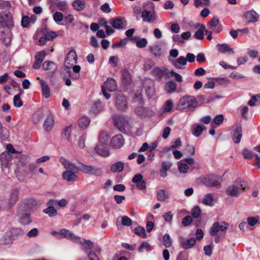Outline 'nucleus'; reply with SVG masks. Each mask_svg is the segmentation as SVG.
I'll return each instance as SVG.
<instances>
[{
    "label": "nucleus",
    "mask_w": 260,
    "mask_h": 260,
    "mask_svg": "<svg viewBox=\"0 0 260 260\" xmlns=\"http://www.w3.org/2000/svg\"><path fill=\"white\" fill-rule=\"evenodd\" d=\"M14 240L24 235V231L20 228H13L9 230Z\"/></svg>",
    "instance_id": "obj_44"
},
{
    "label": "nucleus",
    "mask_w": 260,
    "mask_h": 260,
    "mask_svg": "<svg viewBox=\"0 0 260 260\" xmlns=\"http://www.w3.org/2000/svg\"><path fill=\"white\" fill-rule=\"evenodd\" d=\"M197 105L196 98L193 96L186 95L181 98L179 102L178 108L180 109L193 110Z\"/></svg>",
    "instance_id": "obj_3"
},
{
    "label": "nucleus",
    "mask_w": 260,
    "mask_h": 260,
    "mask_svg": "<svg viewBox=\"0 0 260 260\" xmlns=\"http://www.w3.org/2000/svg\"><path fill=\"white\" fill-rule=\"evenodd\" d=\"M177 88V84L172 81L166 83L165 86V91L168 93H172L175 92Z\"/></svg>",
    "instance_id": "obj_37"
},
{
    "label": "nucleus",
    "mask_w": 260,
    "mask_h": 260,
    "mask_svg": "<svg viewBox=\"0 0 260 260\" xmlns=\"http://www.w3.org/2000/svg\"><path fill=\"white\" fill-rule=\"evenodd\" d=\"M7 152L2 153L0 155V160L2 166H5V167H8V161L11 159V155L10 154H16L19 153V152L17 151L12 145L9 144L6 146Z\"/></svg>",
    "instance_id": "obj_5"
},
{
    "label": "nucleus",
    "mask_w": 260,
    "mask_h": 260,
    "mask_svg": "<svg viewBox=\"0 0 260 260\" xmlns=\"http://www.w3.org/2000/svg\"><path fill=\"white\" fill-rule=\"evenodd\" d=\"M13 104L16 107L19 108L22 106V101L20 99V94L15 95L13 98Z\"/></svg>",
    "instance_id": "obj_59"
},
{
    "label": "nucleus",
    "mask_w": 260,
    "mask_h": 260,
    "mask_svg": "<svg viewBox=\"0 0 260 260\" xmlns=\"http://www.w3.org/2000/svg\"><path fill=\"white\" fill-rule=\"evenodd\" d=\"M115 105L119 110H124L127 108L126 98L120 92H117L115 94Z\"/></svg>",
    "instance_id": "obj_11"
},
{
    "label": "nucleus",
    "mask_w": 260,
    "mask_h": 260,
    "mask_svg": "<svg viewBox=\"0 0 260 260\" xmlns=\"http://www.w3.org/2000/svg\"><path fill=\"white\" fill-rule=\"evenodd\" d=\"M22 207H20L19 209V222L20 223L23 225H27L32 222V220L30 217V215L28 213H25L20 214V211H22Z\"/></svg>",
    "instance_id": "obj_30"
},
{
    "label": "nucleus",
    "mask_w": 260,
    "mask_h": 260,
    "mask_svg": "<svg viewBox=\"0 0 260 260\" xmlns=\"http://www.w3.org/2000/svg\"><path fill=\"white\" fill-rule=\"evenodd\" d=\"M43 69L47 72V76H52L57 71V66L55 63L52 61H45L42 66Z\"/></svg>",
    "instance_id": "obj_14"
},
{
    "label": "nucleus",
    "mask_w": 260,
    "mask_h": 260,
    "mask_svg": "<svg viewBox=\"0 0 260 260\" xmlns=\"http://www.w3.org/2000/svg\"><path fill=\"white\" fill-rule=\"evenodd\" d=\"M222 181L221 177L214 175H210L205 177L203 180V183L207 186L213 187L220 184Z\"/></svg>",
    "instance_id": "obj_9"
},
{
    "label": "nucleus",
    "mask_w": 260,
    "mask_h": 260,
    "mask_svg": "<svg viewBox=\"0 0 260 260\" xmlns=\"http://www.w3.org/2000/svg\"><path fill=\"white\" fill-rule=\"evenodd\" d=\"M154 67V62L152 60L147 59L144 61L143 70L145 71H148L150 70H151L152 71Z\"/></svg>",
    "instance_id": "obj_45"
},
{
    "label": "nucleus",
    "mask_w": 260,
    "mask_h": 260,
    "mask_svg": "<svg viewBox=\"0 0 260 260\" xmlns=\"http://www.w3.org/2000/svg\"><path fill=\"white\" fill-rule=\"evenodd\" d=\"M214 201V198L211 193L206 194L202 199V203L209 206H213V202Z\"/></svg>",
    "instance_id": "obj_41"
},
{
    "label": "nucleus",
    "mask_w": 260,
    "mask_h": 260,
    "mask_svg": "<svg viewBox=\"0 0 260 260\" xmlns=\"http://www.w3.org/2000/svg\"><path fill=\"white\" fill-rule=\"evenodd\" d=\"M122 79L125 83L128 84L131 80L130 73L127 70H124L122 72Z\"/></svg>",
    "instance_id": "obj_61"
},
{
    "label": "nucleus",
    "mask_w": 260,
    "mask_h": 260,
    "mask_svg": "<svg viewBox=\"0 0 260 260\" xmlns=\"http://www.w3.org/2000/svg\"><path fill=\"white\" fill-rule=\"evenodd\" d=\"M223 120L224 116L222 114H218L214 117L213 122L217 125H219L223 122Z\"/></svg>",
    "instance_id": "obj_63"
},
{
    "label": "nucleus",
    "mask_w": 260,
    "mask_h": 260,
    "mask_svg": "<svg viewBox=\"0 0 260 260\" xmlns=\"http://www.w3.org/2000/svg\"><path fill=\"white\" fill-rule=\"evenodd\" d=\"M194 5L196 8L209 6L210 5V0H193Z\"/></svg>",
    "instance_id": "obj_51"
},
{
    "label": "nucleus",
    "mask_w": 260,
    "mask_h": 260,
    "mask_svg": "<svg viewBox=\"0 0 260 260\" xmlns=\"http://www.w3.org/2000/svg\"><path fill=\"white\" fill-rule=\"evenodd\" d=\"M53 19L57 23L61 22L63 19V14L60 12H56L53 15Z\"/></svg>",
    "instance_id": "obj_60"
},
{
    "label": "nucleus",
    "mask_w": 260,
    "mask_h": 260,
    "mask_svg": "<svg viewBox=\"0 0 260 260\" xmlns=\"http://www.w3.org/2000/svg\"><path fill=\"white\" fill-rule=\"evenodd\" d=\"M145 87L146 94L149 98H151L155 93L153 81L150 79L146 80L145 82Z\"/></svg>",
    "instance_id": "obj_22"
},
{
    "label": "nucleus",
    "mask_w": 260,
    "mask_h": 260,
    "mask_svg": "<svg viewBox=\"0 0 260 260\" xmlns=\"http://www.w3.org/2000/svg\"><path fill=\"white\" fill-rule=\"evenodd\" d=\"M132 223V219L127 216H123L121 217V224L124 226H129Z\"/></svg>",
    "instance_id": "obj_64"
},
{
    "label": "nucleus",
    "mask_w": 260,
    "mask_h": 260,
    "mask_svg": "<svg viewBox=\"0 0 260 260\" xmlns=\"http://www.w3.org/2000/svg\"><path fill=\"white\" fill-rule=\"evenodd\" d=\"M55 5L57 9L61 11L67 10L69 6L68 3L66 1H59L55 3Z\"/></svg>",
    "instance_id": "obj_43"
},
{
    "label": "nucleus",
    "mask_w": 260,
    "mask_h": 260,
    "mask_svg": "<svg viewBox=\"0 0 260 260\" xmlns=\"http://www.w3.org/2000/svg\"><path fill=\"white\" fill-rule=\"evenodd\" d=\"M19 190L17 188L12 189L10 192L8 198V205L11 207L18 201Z\"/></svg>",
    "instance_id": "obj_27"
},
{
    "label": "nucleus",
    "mask_w": 260,
    "mask_h": 260,
    "mask_svg": "<svg viewBox=\"0 0 260 260\" xmlns=\"http://www.w3.org/2000/svg\"><path fill=\"white\" fill-rule=\"evenodd\" d=\"M196 28H199L200 29L196 31L194 37L198 40H203L204 38V32L205 29V26L204 25L198 23L196 25Z\"/></svg>",
    "instance_id": "obj_32"
},
{
    "label": "nucleus",
    "mask_w": 260,
    "mask_h": 260,
    "mask_svg": "<svg viewBox=\"0 0 260 260\" xmlns=\"http://www.w3.org/2000/svg\"><path fill=\"white\" fill-rule=\"evenodd\" d=\"M9 136L8 129L5 127L0 121V139L5 140Z\"/></svg>",
    "instance_id": "obj_49"
},
{
    "label": "nucleus",
    "mask_w": 260,
    "mask_h": 260,
    "mask_svg": "<svg viewBox=\"0 0 260 260\" xmlns=\"http://www.w3.org/2000/svg\"><path fill=\"white\" fill-rule=\"evenodd\" d=\"M134 232L136 234L142 238H145L146 234L144 228L142 226H138L135 229Z\"/></svg>",
    "instance_id": "obj_54"
},
{
    "label": "nucleus",
    "mask_w": 260,
    "mask_h": 260,
    "mask_svg": "<svg viewBox=\"0 0 260 260\" xmlns=\"http://www.w3.org/2000/svg\"><path fill=\"white\" fill-rule=\"evenodd\" d=\"M172 166V164L170 161H164L162 162L161 167L160 170V175L162 177L167 176V171Z\"/></svg>",
    "instance_id": "obj_31"
},
{
    "label": "nucleus",
    "mask_w": 260,
    "mask_h": 260,
    "mask_svg": "<svg viewBox=\"0 0 260 260\" xmlns=\"http://www.w3.org/2000/svg\"><path fill=\"white\" fill-rule=\"evenodd\" d=\"M110 24L112 27L116 29H121L123 26V19L121 18H117L112 20Z\"/></svg>",
    "instance_id": "obj_39"
},
{
    "label": "nucleus",
    "mask_w": 260,
    "mask_h": 260,
    "mask_svg": "<svg viewBox=\"0 0 260 260\" xmlns=\"http://www.w3.org/2000/svg\"><path fill=\"white\" fill-rule=\"evenodd\" d=\"M217 47L218 50L222 53H228L229 54H235V51L233 49L227 44H218L217 45Z\"/></svg>",
    "instance_id": "obj_29"
},
{
    "label": "nucleus",
    "mask_w": 260,
    "mask_h": 260,
    "mask_svg": "<svg viewBox=\"0 0 260 260\" xmlns=\"http://www.w3.org/2000/svg\"><path fill=\"white\" fill-rule=\"evenodd\" d=\"M59 234L62 238H66L74 242H77L79 240V237L76 236L73 233L66 229H61Z\"/></svg>",
    "instance_id": "obj_18"
},
{
    "label": "nucleus",
    "mask_w": 260,
    "mask_h": 260,
    "mask_svg": "<svg viewBox=\"0 0 260 260\" xmlns=\"http://www.w3.org/2000/svg\"><path fill=\"white\" fill-rule=\"evenodd\" d=\"M54 120L52 116H48L44 124V128L46 131H50L52 129L54 125Z\"/></svg>",
    "instance_id": "obj_36"
},
{
    "label": "nucleus",
    "mask_w": 260,
    "mask_h": 260,
    "mask_svg": "<svg viewBox=\"0 0 260 260\" xmlns=\"http://www.w3.org/2000/svg\"><path fill=\"white\" fill-rule=\"evenodd\" d=\"M196 243V239L191 238L186 240H182L181 242V246L185 249L191 248Z\"/></svg>",
    "instance_id": "obj_34"
},
{
    "label": "nucleus",
    "mask_w": 260,
    "mask_h": 260,
    "mask_svg": "<svg viewBox=\"0 0 260 260\" xmlns=\"http://www.w3.org/2000/svg\"><path fill=\"white\" fill-rule=\"evenodd\" d=\"M90 122V119L88 117L82 116L78 120V125L81 128H86Z\"/></svg>",
    "instance_id": "obj_46"
},
{
    "label": "nucleus",
    "mask_w": 260,
    "mask_h": 260,
    "mask_svg": "<svg viewBox=\"0 0 260 260\" xmlns=\"http://www.w3.org/2000/svg\"><path fill=\"white\" fill-rule=\"evenodd\" d=\"M147 109L142 107H137L135 110L136 114L140 117H145L147 115Z\"/></svg>",
    "instance_id": "obj_57"
},
{
    "label": "nucleus",
    "mask_w": 260,
    "mask_h": 260,
    "mask_svg": "<svg viewBox=\"0 0 260 260\" xmlns=\"http://www.w3.org/2000/svg\"><path fill=\"white\" fill-rule=\"evenodd\" d=\"M148 44V41L145 38H142L136 42L137 47L142 48L145 47Z\"/></svg>",
    "instance_id": "obj_62"
},
{
    "label": "nucleus",
    "mask_w": 260,
    "mask_h": 260,
    "mask_svg": "<svg viewBox=\"0 0 260 260\" xmlns=\"http://www.w3.org/2000/svg\"><path fill=\"white\" fill-rule=\"evenodd\" d=\"M229 224L225 221H222L220 223L214 222L210 230V234L213 236H216L218 232H224L228 229Z\"/></svg>",
    "instance_id": "obj_7"
},
{
    "label": "nucleus",
    "mask_w": 260,
    "mask_h": 260,
    "mask_svg": "<svg viewBox=\"0 0 260 260\" xmlns=\"http://www.w3.org/2000/svg\"><path fill=\"white\" fill-rule=\"evenodd\" d=\"M246 187L245 181L240 179H237L233 184L227 188L226 193L228 196L237 198L244 191Z\"/></svg>",
    "instance_id": "obj_1"
},
{
    "label": "nucleus",
    "mask_w": 260,
    "mask_h": 260,
    "mask_svg": "<svg viewBox=\"0 0 260 260\" xmlns=\"http://www.w3.org/2000/svg\"><path fill=\"white\" fill-rule=\"evenodd\" d=\"M60 162L66 170H71L75 172L79 171V167H78L75 164L73 163L64 157H61L60 158Z\"/></svg>",
    "instance_id": "obj_15"
},
{
    "label": "nucleus",
    "mask_w": 260,
    "mask_h": 260,
    "mask_svg": "<svg viewBox=\"0 0 260 260\" xmlns=\"http://www.w3.org/2000/svg\"><path fill=\"white\" fill-rule=\"evenodd\" d=\"M73 7L77 11H81L85 7V3L81 0H75L73 3Z\"/></svg>",
    "instance_id": "obj_38"
},
{
    "label": "nucleus",
    "mask_w": 260,
    "mask_h": 260,
    "mask_svg": "<svg viewBox=\"0 0 260 260\" xmlns=\"http://www.w3.org/2000/svg\"><path fill=\"white\" fill-rule=\"evenodd\" d=\"M173 243V240L170 236L168 234H166L164 236L163 243L166 247H170L171 246Z\"/></svg>",
    "instance_id": "obj_52"
},
{
    "label": "nucleus",
    "mask_w": 260,
    "mask_h": 260,
    "mask_svg": "<svg viewBox=\"0 0 260 260\" xmlns=\"http://www.w3.org/2000/svg\"><path fill=\"white\" fill-rule=\"evenodd\" d=\"M242 127L240 123H235L232 128L231 132V136L234 142L238 144L240 142L241 138L242 137Z\"/></svg>",
    "instance_id": "obj_10"
},
{
    "label": "nucleus",
    "mask_w": 260,
    "mask_h": 260,
    "mask_svg": "<svg viewBox=\"0 0 260 260\" xmlns=\"http://www.w3.org/2000/svg\"><path fill=\"white\" fill-rule=\"evenodd\" d=\"M244 17L249 22H255L258 20L259 15L255 11L251 10L246 12Z\"/></svg>",
    "instance_id": "obj_23"
},
{
    "label": "nucleus",
    "mask_w": 260,
    "mask_h": 260,
    "mask_svg": "<svg viewBox=\"0 0 260 260\" xmlns=\"http://www.w3.org/2000/svg\"><path fill=\"white\" fill-rule=\"evenodd\" d=\"M142 17L144 22L151 23L153 22L156 19L155 14L147 10H143L142 12Z\"/></svg>",
    "instance_id": "obj_28"
},
{
    "label": "nucleus",
    "mask_w": 260,
    "mask_h": 260,
    "mask_svg": "<svg viewBox=\"0 0 260 260\" xmlns=\"http://www.w3.org/2000/svg\"><path fill=\"white\" fill-rule=\"evenodd\" d=\"M206 127L205 126L197 125L192 128V134L195 137H199L202 134L204 130H205Z\"/></svg>",
    "instance_id": "obj_50"
},
{
    "label": "nucleus",
    "mask_w": 260,
    "mask_h": 260,
    "mask_svg": "<svg viewBox=\"0 0 260 260\" xmlns=\"http://www.w3.org/2000/svg\"><path fill=\"white\" fill-rule=\"evenodd\" d=\"M152 72L153 75L158 80H161L162 78H170V71L166 67H154Z\"/></svg>",
    "instance_id": "obj_8"
},
{
    "label": "nucleus",
    "mask_w": 260,
    "mask_h": 260,
    "mask_svg": "<svg viewBox=\"0 0 260 260\" xmlns=\"http://www.w3.org/2000/svg\"><path fill=\"white\" fill-rule=\"evenodd\" d=\"M78 164L80 166V167H79V171H81L84 174H89L91 166H87L81 162H79Z\"/></svg>",
    "instance_id": "obj_58"
},
{
    "label": "nucleus",
    "mask_w": 260,
    "mask_h": 260,
    "mask_svg": "<svg viewBox=\"0 0 260 260\" xmlns=\"http://www.w3.org/2000/svg\"><path fill=\"white\" fill-rule=\"evenodd\" d=\"M77 55L75 50H71L67 55L66 57L64 66L66 68V72L71 74V68L77 63ZM70 77L73 79H78L80 77L79 74L75 76L70 75Z\"/></svg>",
    "instance_id": "obj_2"
},
{
    "label": "nucleus",
    "mask_w": 260,
    "mask_h": 260,
    "mask_svg": "<svg viewBox=\"0 0 260 260\" xmlns=\"http://www.w3.org/2000/svg\"><path fill=\"white\" fill-rule=\"evenodd\" d=\"M14 26L13 17L9 12L0 14V32L3 27L11 29Z\"/></svg>",
    "instance_id": "obj_4"
},
{
    "label": "nucleus",
    "mask_w": 260,
    "mask_h": 260,
    "mask_svg": "<svg viewBox=\"0 0 260 260\" xmlns=\"http://www.w3.org/2000/svg\"><path fill=\"white\" fill-rule=\"evenodd\" d=\"M14 240L12 235L9 230L6 232L0 239V244L10 246Z\"/></svg>",
    "instance_id": "obj_21"
},
{
    "label": "nucleus",
    "mask_w": 260,
    "mask_h": 260,
    "mask_svg": "<svg viewBox=\"0 0 260 260\" xmlns=\"http://www.w3.org/2000/svg\"><path fill=\"white\" fill-rule=\"evenodd\" d=\"M150 52L155 57H159L161 54V49L157 45L151 46L149 48Z\"/></svg>",
    "instance_id": "obj_40"
},
{
    "label": "nucleus",
    "mask_w": 260,
    "mask_h": 260,
    "mask_svg": "<svg viewBox=\"0 0 260 260\" xmlns=\"http://www.w3.org/2000/svg\"><path fill=\"white\" fill-rule=\"evenodd\" d=\"M219 22V19L217 17H214L208 22L207 26L213 32L219 33L222 30L221 26L218 25Z\"/></svg>",
    "instance_id": "obj_17"
},
{
    "label": "nucleus",
    "mask_w": 260,
    "mask_h": 260,
    "mask_svg": "<svg viewBox=\"0 0 260 260\" xmlns=\"http://www.w3.org/2000/svg\"><path fill=\"white\" fill-rule=\"evenodd\" d=\"M102 88L105 89L110 92L115 91L117 89L116 82L114 79L108 78L102 86Z\"/></svg>",
    "instance_id": "obj_25"
},
{
    "label": "nucleus",
    "mask_w": 260,
    "mask_h": 260,
    "mask_svg": "<svg viewBox=\"0 0 260 260\" xmlns=\"http://www.w3.org/2000/svg\"><path fill=\"white\" fill-rule=\"evenodd\" d=\"M115 126L121 132H125L126 125L128 124L129 118L124 115H116L113 117Z\"/></svg>",
    "instance_id": "obj_6"
},
{
    "label": "nucleus",
    "mask_w": 260,
    "mask_h": 260,
    "mask_svg": "<svg viewBox=\"0 0 260 260\" xmlns=\"http://www.w3.org/2000/svg\"><path fill=\"white\" fill-rule=\"evenodd\" d=\"M56 205V202L55 201H51L50 200L47 203L48 207L43 210V212L48 214L50 217H53L57 214V211L54 206Z\"/></svg>",
    "instance_id": "obj_16"
},
{
    "label": "nucleus",
    "mask_w": 260,
    "mask_h": 260,
    "mask_svg": "<svg viewBox=\"0 0 260 260\" xmlns=\"http://www.w3.org/2000/svg\"><path fill=\"white\" fill-rule=\"evenodd\" d=\"M75 171L71 170H66L62 174V177L63 179L68 182H75L78 179V176Z\"/></svg>",
    "instance_id": "obj_20"
},
{
    "label": "nucleus",
    "mask_w": 260,
    "mask_h": 260,
    "mask_svg": "<svg viewBox=\"0 0 260 260\" xmlns=\"http://www.w3.org/2000/svg\"><path fill=\"white\" fill-rule=\"evenodd\" d=\"M216 82L220 85L227 86L231 83L227 78H218L215 79Z\"/></svg>",
    "instance_id": "obj_55"
},
{
    "label": "nucleus",
    "mask_w": 260,
    "mask_h": 260,
    "mask_svg": "<svg viewBox=\"0 0 260 260\" xmlns=\"http://www.w3.org/2000/svg\"><path fill=\"white\" fill-rule=\"evenodd\" d=\"M157 199L161 202L165 201L169 198L168 193L164 189H159L157 193Z\"/></svg>",
    "instance_id": "obj_48"
},
{
    "label": "nucleus",
    "mask_w": 260,
    "mask_h": 260,
    "mask_svg": "<svg viewBox=\"0 0 260 260\" xmlns=\"http://www.w3.org/2000/svg\"><path fill=\"white\" fill-rule=\"evenodd\" d=\"M103 171L101 168L92 166H91L89 172L90 175L99 176L101 175Z\"/></svg>",
    "instance_id": "obj_53"
},
{
    "label": "nucleus",
    "mask_w": 260,
    "mask_h": 260,
    "mask_svg": "<svg viewBox=\"0 0 260 260\" xmlns=\"http://www.w3.org/2000/svg\"><path fill=\"white\" fill-rule=\"evenodd\" d=\"M11 29L10 28H7V27H3L1 30L2 32H0V40L6 45L10 44L11 42L12 34Z\"/></svg>",
    "instance_id": "obj_13"
},
{
    "label": "nucleus",
    "mask_w": 260,
    "mask_h": 260,
    "mask_svg": "<svg viewBox=\"0 0 260 260\" xmlns=\"http://www.w3.org/2000/svg\"><path fill=\"white\" fill-rule=\"evenodd\" d=\"M132 181L136 184L137 187L140 190L145 189L146 182L143 179V176L140 174L135 175L133 178Z\"/></svg>",
    "instance_id": "obj_19"
},
{
    "label": "nucleus",
    "mask_w": 260,
    "mask_h": 260,
    "mask_svg": "<svg viewBox=\"0 0 260 260\" xmlns=\"http://www.w3.org/2000/svg\"><path fill=\"white\" fill-rule=\"evenodd\" d=\"M95 151L99 155L104 157H108L110 154L109 148L103 144H99L95 147Z\"/></svg>",
    "instance_id": "obj_26"
},
{
    "label": "nucleus",
    "mask_w": 260,
    "mask_h": 260,
    "mask_svg": "<svg viewBox=\"0 0 260 260\" xmlns=\"http://www.w3.org/2000/svg\"><path fill=\"white\" fill-rule=\"evenodd\" d=\"M44 118V113L41 110L37 111L33 115V121L35 124L40 122Z\"/></svg>",
    "instance_id": "obj_47"
},
{
    "label": "nucleus",
    "mask_w": 260,
    "mask_h": 260,
    "mask_svg": "<svg viewBox=\"0 0 260 260\" xmlns=\"http://www.w3.org/2000/svg\"><path fill=\"white\" fill-rule=\"evenodd\" d=\"M40 84L41 85L42 94L45 98H48L50 96V91L47 83L43 80H41Z\"/></svg>",
    "instance_id": "obj_35"
},
{
    "label": "nucleus",
    "mask_w": 260,
    "mask_h": 260,
    "mask_svg": "<svg viewBox=\"0 0 260 260\" xmlns=\"http://www.w3.org/2000/svg\"><path fill=\"white\" fill-rule=\"evenodd\" d=\"M173 106V103L171 100H167L162 107L165 112H168L171 111Z\"/></svg>",
    "instance_id": "obj_56"
},
{
    "label": "nucleus",
    "mask_w": 260,
    "mask_h": 260,
    "mask_svg": "<svg viewBox=\"0 0 260 260\" xmlns=\"http://www.w3.org/2000/svg\"><path fill=\"white\" fill-rule=\"evenodd\" d=\"M124 168V164L121 161H118L113 164L111 167V170L113 172H121Z\"/></svg>",
    "instance_id": "obj_42"
},
{
    "label": "nucleus",
    "mask_w": 260,
    "mask_h": 260,
    "mask_svg": "<svg viewBox=\"0 0 260 260\" xmlns=\"http://www.w3.org/2000/svg\"><path fill=\"white\" fill-rule=\"evenodd\" d=\"M111 145L115 148H120L124 144V139L122 135H117L113 137L111 142Z\"/></svg>",
    "instance_id": "obj_24"
},
{
    "label": "nucleus",
    "mask_w": 260,
    "mask_h": 260,
    "mask_svg": "<svg viewBox=\"0 0 260 260\" xmlns=\"http://www.w3.org/2000/svg\"><path fill=\"white\" fill-rule=\"evenodd\" d=\"M75 243L79 244L82 246L81 249L84 251L86 254L90 252H93L92 249L93 248V243L89 240L83 239L81 240L79 237V240Z\"/></svg>",
    "instance_id": "obj_12"
},
{
    "label": "nucleus",
    "mask_w": 260,
    "mask_h": 260,
    "mask_svg": "<svg viewBox=\"0 0 260 260\" xmlns=\"http://www.w3.org/2000/svg\"><path fill=\"white\" fill-rule=\"evenodd\" d=\"M172 64L176 68L182 69V67L187 64V60L184 56H180L176 61H173Z\"/></svg>",
    "instance_id": "obj_33"
}]
</instances>
